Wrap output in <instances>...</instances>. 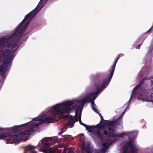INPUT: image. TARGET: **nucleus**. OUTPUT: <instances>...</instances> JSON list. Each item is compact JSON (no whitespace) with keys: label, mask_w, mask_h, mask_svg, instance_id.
Instances as JSON below:
<instances>
[{"label":"nucleus","mask_w":153,"mask_h":153,"mask_svg":"<svg viewBox=\"0 0 153 153\" xmlns=\"http://www.w3.org/2000/svg\"><path fill=\"white\" fill-rule=\"evenodd\" d=\"M74 104V102L72 101H68L61 104H57L53 107L49 116L41 119L40 120L42 123H53L55 120L56 115L60 114L63 115L65 114H68L71 109L70 106Z\"/></svg>","instance_id":"f257e3e1"},{"label":"nucleus","mask_w":153,"mask_h":153,"mask_svg":"<svg viewBox=\"0 0 153 153\" xmlns=\"http://www.w3.org/2000/svg\"><path fill=\"white\" fill-rule=\"evenodd\" d=\"M37 13L38 12H36V10H33L26 15L25 18L16 28L14 33L10 36H9L7 39L3 40L5 42H7L5 43L6 47L13 49L17 46V43L14 40V38L19 36L22 32H23L25 30L28 25L30 22L29 21L27 22L21 27V26L25 21L28 19H31L33 17L35 16Z\"/></svg>","instance_id":"f03ea898"},{"label":"nucleus","mask_w":153,"mask_h":153,"mask_svg":"<svg viewBox=\"0 0 153 153\" xmlns=\"http://www.w3.org/2000/svg\"><path fill=\"white\" fill-rule=\"evenodd\" d=\"M108 128L109 130L108 132H107L106 130H103L102 132H100V130L98 129H97L94 132L95 135L98 137L102 142H103L104 140V136H106L108 137H122L123 136L125 135V134L122 133L120 134H115L114 133L113 131H111V128L112 127H107Z\"/></svg>","instance_id":"7ed1b4c3"},{"label":"nucleus","mask_w":153,"mask_h":153,"mask_svg":"<svg viewBox=\"0 0 153 153\" xmlns=\"http://www.w3.org/2000/svg\"><path fill=\"white\" fill-rule=\"evenodd\" d=\"M41 119H39L37 118H35L32 121L27 123V126H28V124H30V125L32 126L28 130H26L25 131H21L18 135H17V136H16V137H18L19 142V141L23 140V137L25 138H27L29 135L31 133L34 132V130L33 127H37L39 126V124L33 123V121L35 120L36 121L39 120H40ZM27 126L25 127L26 128Z\"/></svg>","instance_id":"20e7f679"},{"label":"nucleus","mask_w":153,"mask_h":153,"mask_svg":"<svg viewBox=\"0 0 153 153\" xmlns=\"http://www.w3.org/2000/svg\"><path fill=\"white\" fill-rule=\"evenodd\" d=\"M110 74L108 76L107 78L104 80L102 83L100 85L96 84V89L97 91L93 94L95 95H98L102 90L105 88L108 85L113 76L114 71L112 69L110 70Z\"/></svg>","instance_id":"39448f33"},{"label":"nucleus","mask_w":153,"mask_h":153,"mask_svg":"<svg viewBox=\"0 0 153 153\" xmlns=\"http://www.w3.org/2000/svg\"><path fill=\"white\" fill-rule=\"evenodd\" d=\"M13 51H14L12 50L9 49H6L1 51V52L3 54L1 56H2L4 58V60L2 62L5 61V62L6 63L5 65H4V67L6 69H7L9 63L10 62V60H12L13 59V57L12 55H9L8 54L5 55V54H12V52Z\"/></svg>","instance_id":"423d86ee"},{"label":"nucleus","mask_w":153,"mask_h":153,"mask_svg":"<svg viewBox=\"0 0 153 153\" xmlns=\"http://www.w3.org/2000/svg\"><path fill=\"white\" fill-rule=\"evenodd\" d=\"M17 135H13L11 134L8 135L7 134H0V139H5L7 141L10 143H17L19 142Z\"/></svg>","instance_id":"0eeeda50"},{"label":"nucleus","mask_w":153,"mask_h":153,"mask_svg":"<svg viewBox=\"0 0 153 153\" xmlns=\"http://www.w3.org/2000/svg\"><path fill=\"white\" fill-rule=\"evenodd\" d=\"M92 94L89 95L85 97L82 100L79 101L78 102L81 103L79 106L82 107L87 102H90L92 98Z\"/></svg>","instance_id":"6e6552de"},{"label":"nucleus","mask_w":153,"mask_h":153,"mask_svg":"<svg viewBox=\"0 0 153 153\" xmlns=\"http://www.w3.org/2000/svg\"><path fill=\"white\" fill-rule=\"evenodd\" d=\"M123 114H121L119 117L114 121H112L114 122L113 124L114 126H118L122 125L123 124Z\"/></svg>","instance_id":"1a4fd4ad"},{"label":"nucleus","mask_w":153,"mask_h":153,"mask_svg":"<svg viewBox=\"0 0 153 153\" xmlns=\"http://www.w3.org/2000/svg\"><path fill=\"white\" fill-rule=\"evenodd\" d=\"M153 52V45L152 46H151L149 52H148L147 55L146 56L147 58H149V59L148 60L147 59L146 61V63L148 62H151L152 59V58L153 56L152 53Z\"/></svg>","instance_id":"9d476101"},{"label":"nucleus","mask_w":153,"mask_h":153,"mask_svg":"<svg viewBox=\"0 0 153 153\" xmlns=\"http://www.w3.org/2000/svg\"><path fill=\"white\" fill-rule=\"evenodd\" d=\"M97 97V95H95V94H92V98L91 100V101L90 102H91V107L92 109L96 113H98V111L97 110L95 107V104L94 102V100Z\"/></svg>","instance_id":"9b49d317"},{"label":"nucleus","mask_w":153,"mask_h":153,"mask_svg":"<svg viewBox=\"0 0 153 153\" xmlns=\"http://www.w3.org/2000/svg\"><path fill=\"white\" fill-rule=\"evenodd\" d=\"M82 152H84L86 153H92V149L89 144H87L86 146H84L82 148Z\"/></svg>","instance_id":"f8f14e48"},{"label":"nucleus","mask_w":153,"mask_h":153,"mask_svg":"<svg viewBox=\"0 0 153 153\" xmlns=\"http://www.w3.org/2000/svg\"><path fill=\"white\" fill-rule=\"evenodd\" d=\"M50 146H46L45 147V148L46 149H49V150H48L49 153H54L53 151L52 150V149L51 148H50ZM35 148V147L34 146H31L30 148H29V149L30 150H31L30 153H37L35 151H33L32 150V149H34ZM43 153H47L46 152H44Z\"/></svg>","instance_id":"ddd939ff"},{"label":"nucleus","mask_w":153,"mask_h":153,"mask_svg":"<svg viewBox=\"0 0 153 153\" xmlns=\"http://www.w3.org/2000/svg\"><path fill=\"white\" fill-rule=\"evenodd\" d=\"M27 126V123H25V124L21 125L19 126H15L13 127V132L14 133H16L18 132L19 130V127L20 128H25Z\"/></svg>","instance_id":"4468645a"},{"label":"nucleus","mask_w":153,"mask_h":153,"mask_svg":"<svg viewBox=\"0 0 153 153\" xmlns=\"http://www.w3.org/2000/svg\"><path fill=\"white\" fill-rule=\"evenodd\" d=\"M124 55V54L123 53L120 54L115 58L114 60V62L113 65L111 67V69L114 71L115 69V67L116 66V64L120 57L123 56Z\"/></svg>","instance_id":"2eb2a0df"},{"label":"nucleus","mask_w":153,"mask_h":153,"mask_svg":"<svg viewBox=\"0 0 153 153\" xmlns=\"http://www.w3.org/2000/svg\"><path fill=\"white\" fill-rule=\"evenodd\" d=\"M144 83V79H143L142 80H141L139 83L134 88L133 91L132 92V94H136L137 92V89L140 87L141 86H142L143 85Z\"/></svg>","instance_id":"dca6fc26"},{"label":"nucleus","mask_w":153,"mask_h":153,"mask_svg":"<svg viewBox=\"0 0 153 153\" xmlns=\"http://www.w3.org/2000/svg\"><path fill=\"white\" fill-rule=\"evenodd\" d=\"M87 130H88V131L90 132H93V134L95 136L94 134V132L96 131H94V129L95 128H98V125H97L95 126H88L87 125V127H85Z\"/></svg>","instance_id":"f3484780"},{"label":"nucleus","mask_w":153,"mask_h":153,"mask_svg":"<svg viewBox=\"0 0 153 153\" xmlns=\"http://www.w3.org/2000/svg\"><path fill=\"white\" fill-rule=\"evenodd\" d=\"M5 61H4L2 62V64L0 65V73H2L3 74H4L5 72L7 71V69L4 67V65L6 64Z\"/></svg>","instance_id":"a211bd4d"},{"label":"nucleus","mask_w":153,"mask_h":153,"mask_svg":"<svg viewBox=\"0 0 153 153\" xmlns=\"http://www.w3.org/2000/svg\"><path fill=\"white\" fill-rule=\"evenodd\" d=\"M73 102H74V104L72 105L70 107L71 108V109H75L76 108V114H78V112L80 108V106L78 104H74V101H73Z\"/></svg>","instance_id":"6ab92c4d"},{"label":"nucleus","mask_w":153,"mask_h":153,"mask_svg":"<svg viewBox=\"0 0 153 153\" xmlns=\"http://www.w3.org/2000/svg\"><path fill=\"white\" fill-rule=\"evenodd\" d=\"M107 121L108 122V123L104 124V126L106 127H112L114 126L112 121Z\"/></svg>","instance_id":"aec40b11"},{"label":"nucleus","mask_w":153,"mask_h":153,"mask_svg":"<svg viewBox=\"0 0 153 153\" xmlns=\"http://www.w3.org/2000/svg\"><path fill=\"white\" fill-rule=\"evenodd\" d=\"M13 127H10L9 128H8L6 129V132L7 133V134L8 135H9V134H12L13 135H18V134H14L13 133H12V132H13Z\"/></svg>","instance_id":"412c9836"},{"label":"nucleus","mask_w":153,"mask_h":153,"mask_svg":"<svg viewBox=\"0 0 153 153\" xmlns=\"http://www.w3.org/2000/svg\"><path fill=\"white\" fill-rule=\"evenodd\" d=\"M75 122L74 120V118L72 117H70L68 121V123L70 126L74 125L75 123Z\"/></svg>","instance_id":"4be33fe9"},{"label":"nucleus","mask_w":153,"mask_h":153,"mask_svg":"<svg viewBox=\"0 0 153 153\" xmlns=\"http://www.w3.org/2000/svg\"><path fill=\"white\" fill-rule=\"evenodd\" d=\"M127 146L128 147L131 148L134 146V145L132 142L128 141L127 143Z\"/></svg>","instance_id":"5701e85b"},{"label":"nucleus","mask_w":153,"mask_h":153,"mask_svg":"<svg viewBox=\"0 0 153 153\" xmlns=\"http://www.w3.org/2000/svg\"><path fill=\"white\" fill-rule=\"evenodd\" d=\"M103 148L104 149L106 150L110 146V145L107 143H103L102 144Z\"/></svg>","instance_id":"b1692460"},{"label":"nucleus","mask_w":153,"mask_h":153,"mask_svg":"<svg viewBox=\"0 0 153 153\" xmlns=\"http://www.w3.org/2000/svg\"><path fill=\"white\" fill-rule=\"evenodd\" d=\"M79 122L80 124L81 125H82L83 126L85 127H87V125L86 124L82 123V122L81 119V116H80L79 117Z\"/></svg>","instance_id":"393cba45"},{"label":"nucleus","mask_w":153,"mask_h":153,"mask_svg":"<svg viewBox=\"0 0 153 153\" xmlns=\"http://www.w3.org/2000/svg\"><path fill=\"white\" fill-rule=\"evenodd\" d=\"M143 42V40H142L141 42H140V44H139L138 45L136 46V48L137 49H139L140 48V46L142 44Z\"/></svg>","instance_id":"a878e982"},{"label":"nucleus","mask_w":153,"mask_h":153,"mask_svg":"<svg viewBox=\"0 0 153 153\" xmlns=\"http://www.w3.org/2000/svg\"><path fill=\"white\" fill-rule=\"evenodd\" d=\"M131 148V152L132 153H135V152L137 151V149L135 147H133Z\"/></svg>","instance_id":"bb28decb"},{"label":"nucleus","mask_w":153,"mask_h":153,"mask_svg":"<svg viewBox=\"0 0 153 153\" xmlns=\"http://www.w3.org/2000/svg\"><path fill=\"white\" fill-rule=\"evenodd\" d=\"M68 151H70V152L71 151H74V149L72 147H69L68 149Z\"/></svg>","instance_id":"cd10ccee"},{"label":"nucleus","mask_w":153,"mask_h":153,"mask_svg":"<svg viewBox=\"0 0 153 153\" xmlns=\"http://www.w3.org/2000/svg\"><path fill=\"white\" fill-rule=\"evenodd\" d=\"M106 152V150L104 149H102L101 150L100 153H105Z\"/></svg>","instance_id":"c85d7f7f"},{"label":"nucleus","mask_w":153,"mask_h":153,"mask_svg":"<svg viewBox=\"0 0 153 153\" xmlns=\"http://www.w3.org/2000/svg\"><path fill=\"white\" fill-rule=\"evenodd\" d=\"M97 113L99 114V115L100 116L101 119V122H102V120H103L102 117L101 115V114L100 113L98 112V113Z\"/></svg>","instance_id":"c756f323"},{"label":"nucleus","mask_w":153,"mask_h":153,"mask_svg":"<svg viewBox=\"0 0 153 153\" xmlns=\"http://www.w3.org/2000/svg\"><path fill=\"white\" fill-rule=\"evenodd\" d=\"M152 28L151 27L146 33H148V34H149L150 32L151 31V30Z\"/></svg>","instance_id":"7c9ffc66"},{"label":"nucleus","mask_w":153,"mask_h":153,"mask_svg":"<svg viewBox=\"0 0 153 153\" xmlns=\"http://www.w3.org/2000/svg\"><path fill=\"white\" fill-rule=\"evenodd\" d=\"M142 40H143L141 38H140L137 41V44H140V42H141Z\"/></svg>","instance_id":"2f4dec72"},{"label":"nucleus","mask_w":153,"mask_h":153,"mask_svg":"<svg viewBox=\"0 0 153 153\" xmlns=\"http://www.w3.org/2000/svg\"><path fill=\"white\" fill-rule=\"evenodd\" d=\"M142 95H140L138 97V98L139 99V100H143L142 98Z\"/></svg>","instance_id":"473e14b6"},{"label":"nucleus","mask_w":153,"mask_h":153,"mask_svg":"<svg viewBox=\"0 0 153 153\" xmlns=\"http://www.w3.org/2000/svg\"><path fill=\"white\" fill-rule=\"evenodd\" d=\"M37 121H40V123H39V124H40V123H41V122H41V120H38V121H35V120H34L33 121H33H34V122H35V123H36L38 124V123H37L36 122H37Z\"/></svg>","instance_id":"72a5a7b5"},{"label":"nucleus","mask_w":153,"mask_h":153,"mask_svg":"<svg viewBox=\"0 0 153 153\" xmlns=\"http://www.w3.org/2000/svg\"><path fill=\"white\" fill-rule=\"evenodd\" d=\"M68 153H74L73 151H71L70 152V151L68 152Z\"/></svg>","instance_id":"f704fd0d"},{"label":"nucleus","mask_w":153,"mask_h":153,"mask_svg":"<svg viewBox=\"0 0 153 153\" xmlns=\"http://www.w3.org/2000/svg\"><path fill=\"white\" fill-rule=\"evenodd\" d=\"M150 79H153V76H151L150 77V78H149Z\"/></svg>","instance_id":"c9c22d12"},{"label":"nucleus","mask_w":153,"mask_h":153,"mask_svg":"<svg viewBox=\"0 0 153 153\" xmlns=\"http://www.w3.org/2000/svg\"><path fill=\"white\" fill-rule=\"evenodd\" d=\"M65 117H68V115H65Z\"/></svg>","instance_id":"e433bc0d"},{"label":"nucleus","mask_w":153,"mask_h":153,"mask_svg":"<svg viewBox=\"0 0 153 153\" xmlns=\"http://www.w3.org/2000/svg\"><path fill=\"white\" fill-rule=\"evenodd\" d=\"M124 113V112H123L121 114H123H123Z\"/></svg>","instance_id":"4c0bfd02"},{"label":"nucleus","mask_w":153,"mask_h":153,"mask_svg":"<svg viewBox=\"0 0 153 153\" xmlns=\"http://www.w3.org/2000/svg\"><path fill=\"white\" fill-rule=\"evenodd\" d=\"M123 153H127V152L126 151H124L123 152Z\"/></svg>","instance_id":"58836bf2"},{"label":"nucleus","mask_w":153,"mask_h":153,"mask_svg":"<svg viewBox=\"0 0 153 153\" xmlns=\"http://www.w3.org/2000/svg\"><path fill=\"white\" fill-rule=\"evenodd\" d=\"M96 153H100V152H97Z\"/></svg>","instance_id":"ea45409f"},{"label":"nucleus","mask_w":153,"mask_h":153,"mask_svg":"<svg viewBox=\"0 0 153 153\" xmlns=\"http://www.w3.org/2000/svg\"><path fill=\"white\" fill-rule=\"evenodd\" d=\"M152 102L153 103V101H152Z\"/></svg>","instance_id":"a19ab883"},{"label":"nucleus","mask_w":153,"mask_h":153,"mask_svg":"<svg viewBox=\"0 0 153 153\" xmlns=\"http://www.w3.org/2000/svg\"><path fill=\"white\" fill-rule=\"evenodd\" d=\"M1 130V129H0V130Z\"/></svg>","instance_id":"79ce46f5"}]
</instances>
